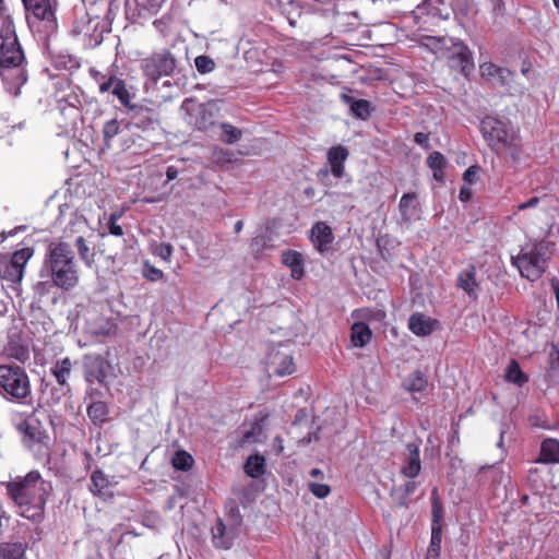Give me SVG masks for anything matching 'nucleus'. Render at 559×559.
I'll return each instance as SVG.
<instances>
[{
  "instance_id": "55",
  "label": "nucleus",
  "mask_w": 559,
  "mask_h": 559,
  "mask_svg": "<svg viewBox=\"0 0 559 559\" xmlns=\"http://www.w3.org/2000/svg\"><path fill=\"white\" fill-rule=\"evenodd\" d=\"M539 203V198L533 197L528 201L518 205V211H524L526 209L535 207Z\"/></svg>"
},
{
  "instance_id": "57",
  "label": "nucleus",
  "mask_w": 559,
  "mask_h": 559,
  "mask_svg": "<svg viewBox=\"0 0 559 559\" xmlns=\"http://www.w3.org/2000/svg\"><path fill=\"white\" fill-rule=\"evenodd\" d=\"M472 197V190L467 186H463L460 190V200L461 201H468Z\"/></svg>"
},
{
  "instance_id": "32",
  "label": "nucleus",
  "mask_w": 559,
  "mask_h": 559,
  "mask_svg": "<svg viewBox=\"0 0 559 559\" xmlns=\"http://www.w3.org/2000/svg\"><path fill=\"white\" fill-rule=\"evenodd\" d=\"M25 554V546L22 543H8L0 546L2 559H22Z\"/></svg>"
},
{
  "instance_id": "23",
  "label": "nucleus",
  "mask_w": 559,
  "mask_h": 559,
  "mask_svg": "<svg viewBox=\"0 0 559 559\" xmlns=\"http://www.w3.org/2000/svg\"><path fill=\"white\" fill-rule=\"evenodd\" d=\"M215 105L201 104L197 110L195 126L199 130H207L215 122Z\"/></svg>"
},
{
  "instance_id": "58",
  "label": "nucleus",
  "mask_w": 559,
  "mask_h": 559,
  "mask_svg": "<svg viewBox=\"0 0 559 559\" xmlns=\"http://www.w3.org/2000/svg\"><path fill=\"white\" fill-rule=\"evenodd\" d=\"M273 447L274 449L276 450L277 453H282L283 452V439L281 437H275L274 440H273Z\"/></svg>"
},
{
  "instance_id": "6",
  "label": "nucleus",
  "mask_w": 559,
  "mask_h": 559,
  "mask_svg": "<svg viewBox=\"0 0 559 559\" xmlns=\"http://www.w3.org/2000/svg\"><path fill=\"white\" fill-rule=\"evenodd\" d=\"M140 67L144 78L153 84H156L163 78H171L179 72L178 58L167 48L153 51L143 58Z\"/></svg>"
},
{
  "instance_id": "44",
  "label": "nucleus",
  "mask_w": 559,
  "mask_h": 559,
  "mask_svg": "<svg viewBox=\"0 0 559 559\" xmlns=\"http://www.w3.org/2000/svg\"><path fill=\"white\" fill-rule=\"evenodd\" d=\"M417 489V481L408 480L403 486V493L396 499L399 507H407V498L412 496Z\"/></svg>"
},
{
  "instance_id": "27",
  "label": "nucleus",
  "mask_w": 559,
  "mask_h": 559,
  "mask_svg": "<svg viewBox=\"0 0 559 559\" xmlns=\"http://www.w3.org/2000/svg\"><path fill=\"white\" fill-rule=\"evenodd\" d=\"M431 530H442L443 526V504L439 497L438 489L431 491Z\"/></svg>"
},
{
  "instance_id": "14",
  "label": "nucleus",
  "mask_w": 559,
  "mask_h": 559,
  "mask_svg": "<svg viewBox=\"0 0 559 559\" xmlns=\"http://www.w3.org/2000/svg\"><path fill=\"white\" fill-rule=\"evenodd\" d=\"M99 91L100 93L111 92L122 106L130 109L133 108L131 105V95L127 90L124 81L116 76H110L107 81L99 84Z\"/></svg>"
},
{
  "instance_id": "10",
  "label": "nucleus",
  "mask_w": 559,
  "mask_h": 559,
  "mask_svg": "<svg viewBox=\"0 0 559 559\" xmlns=\"http://www.w3.org/2000/svg\"><path fill=\"white\" fill-rule=\"evenodd\" d=\"M83 372L87 384L97 382L106 384V378L111 368L110 364L99 354H86L83 356Z\"/></svg>"
},
{
  "instance_id": "33",
  "label": "nucleus",
  "mask_w": 559,
  "mask_h": 559,
  "mask_svg": "<svg viewBox=\"0 0 559 559\" xmlns=\"http://www.w3.org/2000/svg\"><path fill=\"white\" fill-rule=\"evenodd\" d=\"M405 388L409 392H423L427 388V379L421 371L415 370L407 377Z\"/></svg>"
},
{
  "instance_id": "19",
  "label": "nucleus",
  "mask_w": 559,
  "mask_h": 559,
  "mask_svg": "<svg viewBox=\"0 0 559 559\" xmlns=\"http://www.w3.org/2000/svg\"><path fill=\"white\" fill-rule=\"evenodd\" d=\"M457 287L463 289L469 297H477L478 283L476 281V267L474 265H471L459 274Z\"/></svg>"
},
{
  "instance_id": "25",
  "label": "nucleus",
  "mask_w": 559,
  "mask_h": 559,
  "mask_svg": "<svg viewBox=\"0 0 559 559\" xmlns=\"http://www.w3.org/2000/svg\"><path fill=\"white\" fill-rule=\"evenodd\" d=\"M283 263L292 271V276L295 280H300L304 276L302 257L297 251H285L282 254Z\"/></svg>"
},
{
  "instance_id": "50",
  "label": "nucleus",
  "mask_w": 559,
  "mask_h": 559,
  "mask_svg": "<svg viewBox=\"0 0 559 559\" xmlns=\"http://www.w3.org/2000/svg\"><path fill=\"white\" fill-rule=\"evenodd\" d=\"M93 26V17L87 16L86 21L82 20L76 23L75 29L79 34H84L85 36L91 37Z\"/></svg>"
},
{
  "instance_id": "9",
  "label": "nucleus",
  "mask_w": 559,
  "mask_h": 559,
  "mask_svg": "<svg viewBox=\"0 0 559 559\" xmlns=\"http://www.w3.org/2000/svg\"><path fill=\"white\" fill-rule=\"evenodd\" d=\"M33 255L34 249L29 247L14 251L11 258L1 264V278L11 283H20L24 275L25 265Z\"/></svg>"
},
{
  "instance_id": "61",
  "label": "nucleus",
  "mask_w": 559,
  "mask_h": 559,
  "mask_svg": "<svg viewBox=\"0 0 559 559\" xmlns=\"http://www.w3.org/2000/svg\"><path fill=\"white\" fill-rule=\"evenodd\" d=\"M4 17H11V15L7 14V8L3 0H0V21L3 22Z\"/></svg>"
},
{
  "instance_id": "16",
  "label": "nucleus",
  "mask_w": 559,
  "mask_h": 559,
  "mask_svg": "<svg viewBox=\"0 0 559 559\" xmlns=\"http://www.w3.org/2000/svg\"><path fill=\"white\" fill-rule=\"evenodd\" d=\"M480 74L484 79L501 86L508 85L512 78V72L509 69L498 67L492 62L480 64Z\"/></svg>"
},
{
  "instance_id": "59",
  "label": "nucleus",
  "mask_w": 559,
  "mask_h": 559,
  "mask_svg": "<svg viewBox=\"0 0 559 559\" xmlns=\"http://www.w3.org/2000/svg\"><path fill=\"white\" fill-rule=\"evenodd\" d=\"M428 43L426 44L427 46H431V47H435L437 48L439 46V44H441L443 41V39L441 38H437V37H426L425 38Z\"/></svg>"
},
{
  "instance_id": "51",
  "label": "nucleus",
  "mask_w": 559,
  "mask_h": 559,
  "mask_svg": "<svg viewBox=\"0 0 559 559\" xmlns=\"http://www.w3.org/2000/svg\"><path fill=\"white\" fill-rule=\"evenodd\" d=\"M414 141L420 145L421 147L426 148V150H429L430 148V144H429V135L427 133H424V132H417L415 133L414 135Z\"/></svg>"
},
{
  "instance_id": "5",
  "label": "nucleus",
  "mask_w": 559,
  "mask_h": 559,
  "mask_svg": "<svg viewBox=\"0 0 559 559\" xmlns=\"http://www.w3.org/2000/svg\"><path fill=\"white\" fill-rule=\"evenodd\" d=\"M0 393L9 401L31 403L32 385L25 369L17 365H0Z\"/></svg>"
},
{
  "instance_id": "31",
  "label": "nucleus",
  "mask_w": 559,
  "mask_h": 559,
  "mask_svg": "<svg viewBox=\"0 0 559 559\" xmlns=\"http://www.w3.org/2000/svg\"><path fill=\"white\" fill-rule=\"evenodd\" d=\"M506 379L508 382L522 386L528 381L527 376L521 370L516 360L512 359L506 370Z\"/></svg>"
},
{
  "instance_id": "1",
  "label": "nucleus",
  "mask_w": 559,
  "mask_h": 559,
  "mask_svg": "<svg viewBox=\"0 0 559 559\" xmlns=\"http://www.w3.org/2000/svg\"><path fill=\"white\" fill-rule=\"evenodd\" d=\"M9 497L19 508L21 516L40 522L45 514V504L52 489L49 481L41 478L39 472L31 471L5 484Z\"/></svg>"
},
{
  "instance_id": "49",
  "label": "nucleus",
  "mask_w": 559,
  "mask_h": 559,
  "mask_svg": "<svg viewBox=\"0 0 559 559\" xmlns=\"http://www.w3.org/2000/svg\"><path fill=\"white\" fill-rule=\"evenodd\" d=\"M261 432H262V424L259 421H255V423H253L251 429L243 433V440L248 441V442L258 441L257 436L261 435Z\"/></svg>"
},
{
  "instance_id": "40",
  "label": "nucleus",
  "mask_w": 559,
  "mask_h": 559,
  "mask_svg": "<svg viewBox=\"0 0 559 559\" xmlns=\"http://www.w3.org/2000/svg\"><path fill=\"white\" fill-rule=\"evenodd\" d=\"M94 26L92 28L91 38L95 43H100L103 39L104 33L109 32V24L105 19H102L99 16L93 17Z\"/></svg>"
},
{
  "instance_id": "28",
  "label": "nucleus",
  "mask_w": 559,
  "mask_h": 559,
  "mask_svg": "<svg viewBox=\"0 0 559 559\" xmlns=\"http://www.w3.org/2000/svg\"><path fill=\"white\" fill-rule=\"evenodd\" d=\"M87 416L95 426H102L108 416V407L105 402L96 401L87 407Z\"/></svg>"
},
{
  "instance_id": "22",
  "label": "nucleus",
  "mask_w": 559,
  "mask_h": 559,
  "mask_svg": "<svg viewBox=\"0 0 559 559\" xmlns=\"http://www.w3.org/2000/svg\"><path fill=\"white\" fill-rule=\"evenodd\" d=\"M110 481L108 477L99 469L94 471L91 476V491L95 496L103 498L111 497Z\"/></svg>"
},
{
  "instance_id": "17",
  "label": "nucleus",
  "mask_w": 559,
  "mask_h": 559,
  "mask_svg": "<svg viewBox=\"0 0 559 559\" xmlns=\"http://www.w3.org/2000/svg\"><path fill=\"white\" fill-rule=\"evenodd\" d=\"M348 155V150L343 145H334L329 148L326 157L335 178L340 179L344 176V164Z\"/></svg>"
},
{
  "instance_id": "26",
  "label": "nucleus",
  "mask_w": 559,
  "mask_h": 559,
  "mask_svg": "<svg viewBox=\"0 0 559 559\" xmlns=\"http://www.w3.org/2000/svg\"><path fill=\"white\" fill-rule=\"evenodd\" d=\"M350 330V340L355 347H364L370 342L372 332L365 322H355Z\"/></svg>"
},
{
  "instance_id": "39",
  "label": "nucleus",
  "mask_w": 559,
  "mask_h": 559,
  "mask_svg": "<svg viewBox=\"0 0 559 559\" xmlns=\"http://www.w3.org/2000/svg\"><path fill=\"white\" fill-rule=\"evenodd\" d=\"M173 466L178 471H189L193 464V457L186 451H177L171 460Z\"/></svg>"
},
{
  "instance_id": "56",
  "label": "nucleus",
  "mask_w": 559,
  "mask_h": 559,
  "mask_svg": "<svg viewBox=\"0 0 559 559\" xmlns=\"http://www.w3.org/2000/svg\"><path fill=\"white\" fill-rule=\"evenodd\" d=\"M173 253V247L169 243H162L159 246V255L163 259H169Z\"/></svg>"
},
{
  "instance_id": "41",
  "label": "nucleus",
  "mask_w": 559,
  "mask_h": 559,
  "mask_svg": "<svg viewBox=\"0 0 559 559\" xmlns=\"http://www.w3.org/2000/svg\"><path fill=\"white\" fill-rule=\"evenodd\" d=\"M443 4V0H423V3L417 7L418 11L426 10L429 15L432 16H441L442 10L441 5Z\"/></svg>"
},
{
  "instance_id": "34",
  "label": "nucleus",
  "mask_w": 559,
  "mask_h": 559,
  "mask_svg": "<svg viewBox=\"0 0 559 559\" xmlns=\"http://www.w3.org/2000/svg\"><path fill=\"white\" fill-rule=\"evenodd\" d=\"M213 543L218 548L228 549L231 543L226 538V526L221 519L217 520L215 526L212 528Z\"/></svg>"
},
{
  "instance_id": "4",
  "label": "nucleus",
  "mask_w": 559,
  "mask_h": 559,
  "mask_svg": "<svg viewBox=\"0 0 559 559\" xmlns=\"http://www.w3.org/2000/svg\"><path fill=\"white\" fill-rule=\"evenodd\" d=\"M550 242H537L521 249L511 261L520 274L531 282L537 281L546 271L547 261L551 257Z\"/></svg>"
},
{
  "instance_id": "43",
  "label": "nucleus",
  "mask_w": 559,
  "mask_h": 559,
  "mask_svg": "<svg viewBox=\"0 0 559 559\" xmlns=\"http://www.w3.org/2000/svg\"><path fill=\"white\" fill-rule=\"evenodd\" d=\"M120 131V124L118 120L111 119L104 124L103 135L107 146L110 145V140L115 138Z\"/></svg>"
},
{
  "instance_id": "48",
  "label": "nucleus",
  "mask_w": 559,
  "mask_h": 559,
  "mask_svg": "<svg viewBox=\"0 0 559 559\" xmlns=\"http://www.w3.org/2000/svg\"><path fill=\"white\" fill-rule=\"evenodd\" d=\"M310 492L317 498H325L331 492L330 486L319 483H309L308 485Z\"/></svg>"
},
{
  "instance_id": "20",
  "label": "nucleus",
  "mask_w": 559,
  "mask_h": 559,
  "mask_svg": "<svg viewBox=\"0 0 559 559\" xmlns=\"http://www.w3.org/2000/svg\"><path fill=\"white\" fill-rule=\"evenodd\" d=\"M537 463L556 464L559 463V441L557 439H546L542 442L539 457Z\"/></svg>"
},
{
  "instance_id": "38",
  "label": "nucleus",
  "mask_w": 559,
  "mask_h": 559,
  "mask_svg": "<svg viewBox=\"0 0 559 559\" xmlns=\"http://www.w3.org/2000/svg\"><path fill=\"white\" fill-rule=\"evenodd\" d=\"M7 353L10 357L25 362L29 358V349L26 345L16 342H10L7 347Z\"/></svg>"
},
{
  "instance_id": "35",
  "label": "nucleus",
  "mask_w": 559,
  "mask_h": 559,
  "mask_svg": "<svg viewBox=\"0 0 559 559\" xmlns=\"http://www.w3.org/2000/svg\"><path fill=\"white\" fill-rule=\"evenodd\" d=\"M346 103L350 104V110L353 114L360 118L366 119L370 115V104L366 99H356L353 100L352 97L344 95L343 96Z\"/></svg>"
},
{
  "instance_id": "46",
  "label": "nucleus",
  "mask_w": 559,
  "mask_h": 559,
  "mask_svg": "<svg viewBox=\"0 0 559 559\" xmlns=\"http://www.w3.org/2000/svg\"><path fill=\"white\" fill-rule=\"evenodd\" d=\"M427 165L432 170L441 171L445 166V158L440 152L435 151L427 157Z\"/></svg>"
},
{
  "instance_id": "52",
  "label": "nucleus",
  "mask_w": 559,
  "mask_h": 559,
  "mask_svg": "<svg viewBox=\"0 0 559 559\" xmlns=\"http://www.w3.org/2000/svg\"><path fill=\"white\" fill-rule=\"evenodd\" d=\"M116 221H117V216L111 215L109 218V223H108L109 231H110V234H112L115 236H122L123 235L122 227L120 225H117Z\"/></svg>"
},
{
  "instance_id": "54",
  "label": "nucleus",
  "mask_w": 559,
  "mask_h": 559,
  "mask_svg": "<svg viewBox=\"0 0 559 559\" xmlns=\"http://www.w3.org/2000/svg\"><path fill=\"white\" fill-rule=\"evenodd\" d=\"M550 361H551V369L552 370H559V349L557 346H552L551 350L549 353Z\"/></svg>"
},
{
  "instance_id": "53",
  "label": "nucleus",
  "mask_w": 559,
  "mask_h": 559,
  "mask_svg": "<svg viewBox=\"0 0 559 559\" xmlns=\"http://www.w3.org/2000/svg\"><path fill=\"white\" fill-rule=\"evenodd\" d=\"M477 174H478V167H476V166H471V167H468V168L465 170V173H464V175H463V178H464V180H465L468 185H472V183L475 181V179H476V177H477Z\"/></svg>"
},
{
  "instance_id": "8",
  "label": "nucleus",
  "mask_w": 559,
  "mask_h": 559,
  "mask_svg": "<svg viewBox=\"0 0 559 559\" xmlns=\"http://www.w3.org/2000/svg\"><path fill=\"white\" fill-rule=\"evenodd\" d=\"M481 131L489 145L498 152L515 144L513 128L495 117L487 116L481 120Z\"/></svg>"
},
{
  "instance_id": "63",
  "label": "nucleus",
  "mask_w": 559,
  "mask_h": 559,
  "mask_svg": "<svg viewBox=\"0 0 559 559\" xmlns=\"http://www.w3.org/2000/svg\"><path fill=\"white\" fill-rule=\"evenodd\" d=\"M310 476H311V477H316V478H317V477H322V476H323V473H322V471H321L320 468H312V469L310 471Z\"/></svg>"
},
{
  "instance_id": "11",
  "label": "nucleus",
  "mask_w": 559,
  "mask_h": 559,
  "mask_svg": "<svg viewBox=\"0 0 559 559\" xmlns=\"http://www.w3.org/2000/svg\"><path fill=\"white\" fill-rule=\"evenodd\" d=\"M448 60L450 68L463 75H468L474 69L472 52L463 43L453 44Z\"/></svg>"
},
{
  "instance_id": "36",
  "label": "nucleus",
  "mask_w": 559,
  "mask_h": 559,
  "mask_svg": "<svg viewBox=\"0 0 559 559\" xmlns=\"http://www.w3.org/2000/svg\"><path fill=\"white\" fill-rule=\"evenodd\" d=\"M219 127L222 129L221 140L226 144H235L242 138V131L230 123L223 122Z\"/></svg>"
},
{
  "instance_id": "29",
  "label": "nucleus",
  "mask_w": 559,
  "mask_h": 559,
  "mask_svg": "<svg viewBox=\"0 0 559 559\" xmlns=\"http://www.w3.org/2000/svg\"><path fill=\"white\" fill-rule=\"evenodd\" d=\"M245 472L252 478L262 476L265 472V460L262 455H250L245 464Z\"/></svg>"
},
{
  "instance_id": "62",
  "label": "nucleus",
  "mask_w": 559,
  "mask_h": 559,
  "mask_svg": "<svg viewBox=\"0 0 559 559\" xmlns=\"http://www.w3.org/2000/svg\"><path fill=\"white\" fill-rule=\"evenodd\" d=\"M163 277V272L157 269H152L150 280L151 281H157Z\"/></svg>"
},
{
  "instance_id": "21",
  "label": "nucleus",
  "mask_w": 559,
  "mask_h": 559,
  "mask_svg": "<svg viewBox=\"0 0 559 559\" xmlns=\"http://www.w3.org/2000/svg\"><path fill=\"white\" fill-rule=\"evenodd\" d=\"M73 364L69 357L57 360L51 368V373L59 385L70 390L69 378L72 372Z\"/></svg>"
},
{
  "instance_id": "47",
  "label": "nucleus",
  "mask_w": 559,
  "mask_h": 559,
  "mask_svg": "<svg viewBox=\"0 0 559 559\" xmlns=\"http://www.w3.org/2000/svg\"><path fill=\"white\" fill-rule=\"evenodd\" d=\"M194 62L197 70L202 74L213 71L215 68L214 61L207 56H199Z\"/></svg>"
},
{
  "instance_id": "12",
  "label": "nucleus",
  "mask_w": 559,
  "mask_h": 559,
  "mask_svg": "<svg viewBox=\"0 0 559 559\" xmlns=\"http://www.w3.org/2000/svg\"><path fill=\"white\" fill-rule=\"evenodd\" d=\"M421 471V462L419 455V445L415 442H409L405 447L403 454V464L401 474L407 478L414 479Z\"/></svg>"
},
{
  "instance_id": "60",
  "label": "nucleus",
  "mask_w": 559,
  "mask_h": 559,
  "mask_svg": "<svg viewBox=\"0 0 559 559\" xmlns=\"http://www.w3.org/2000/svg\"><path fill=\"white\" fill-rule=\"evenodd\" d=\"M177 175H178V171L175 167L170 166L167 168L166 177H167L168 181L176 179Z\"/></svg>"
},
{
  "instance_id": "3",
  "label": "nucleus",
  "mask_w": 559,
  "mask_h": 559,
  "mask_svg": "<svg viewBox=\"0 0 559 559\" xmlns=\"http://www.w3.org/2000/svg\"><path fill=\"white\" fill-rule=\"evenodd\" d=\"M23 61L24 53L17 40L13 20L4 17L0 27V71L2 79L15 87V95L27 80L22 68Z\"/></svg>"
},
{
  "instance_id": "45",
  "label": "nucleus",
  "mask_w": 559,
  "mask_h": 559,
  "mask_svg": "<svg viewBox=\"0 0 559 559\" xmlns=\"http://www.w3.org/2000/svg\"><path fill=\"white\" fill-rule=\"evenodd\" d=\"M53 287L57 288L56 284L52 283V278H40L39 282L34 284L33 289L36 295L44 297L48 295Z\"/></svg>"
},
{
  "instance_id": "7",
  "label": "nucleus",
  "mask_w": 559,
  "mask_h": 559,
  "mask_svg": "<svg viewBox=\"0 0 559 559\" xmlns=\"http://www.w3.org/2000/svg\"><path fill=\"white\" fill-rule=\"evenodd\" d=\"M27 12L26 19L31 27H36L46 36L58 28L55 11L49 0H22Z\"/></svg>"
},
{
  "instance_id": "42",
  "label": "nucleus",
  "mask_w": 559,
  "mask_h": 559,
  "mask_svg": "<svg viewBox=\"0 0 559 559\" xmlns=\"http://www.w3.org/2000/svg\"><path fill=\"white\" fill-rule=\"evenodd\" d=\"M295 370L293 357L289 355H284L281 357L278 366L275 368V373L277 376H287L292 374Z\"/></svg>"
},
{
  "instance_id": "13",
  "label": "nucleus",
  "mask_w": 559,
  "mask_h": 559,
  "mask_svg": "<svg viewBox=\"0 0 559 559\" xmlns=\"http://www.w3.org/2000/svg\"><path fill=\"white\" fill-rule=\"evenodd\" d=\"M311 240L318 251L328 252L334 240L331 227L324 222L316 223L311 228Z\"/></svg>"
},
{
  "instance_id": "30",
  "label": "nucleus",
  "mask_w": 559,
  "mask_h": 559,
  "mask_svg": "<svg viewBox=\"0 0 559 559\" xmlns=\"http://www.w3.org/2000/svg\"><path fill=\"white\" fill-rule=\"evenodd\" d=\"M74 246L78 250L80 259L87 265L91 266L95 261V250L91 247L86 239L79 236L75 239Z\"/></svg>"
},
{
  "instance_id": "15",
  "label": "nucleus",
  "mask_w": 559,
  "mask_h": 559,
  "mask_svg": "<svg viewBox=\"0 0 559 559\" xmlns=\"http://www.w3.org/2000/svg\"><path fill=\"white\" fill-rule=\"evenodd\" d=\"M131 123L142 130L155 129L159 124V114L153 108L139 107L134 109Z\"/></svg>"
},
{
  "instance_id": "24",
  "label": "nucleus",
  "mask_w": 559,
  "mask_h": 559,
  "mask_svg": "<svg viewBox=\"0 0 559 559\" xmlns=\"http://www.w3.org/2000/svg\"><path fill=\"white\" fill-rule=\"evenodd\" d=\"M418 209L417 195L414 192L405 193L400 200L399 210L404 222L409 223Z\"/></svg>"
},
{
  "instance_id": "64",
  "label": "nucleus",
  "mask_w": 559,
  "mask_h": 559,
  "mask_svg": "<svg viewBox=\"0 0 559 559\" xmlns=\"http://www.w3.org/2000/svg\"><path fill=\"white\" fill-rule=\"evenodd\" d=\"M99 394V392L93 388L88 389L86 391V395L91 399H93L95 395Z\"/></svg>"
},
{
  "instance_id": "37",
  "label": "nucleus",
  "mask_w": 559,
  "mask_h": 559,
  "mask_svg": "<svg viewBox=\"0 0 559 559\" xmlns=\"http://www.w3.org/2000/svg\"><path fill=\"white\" fill-rule=\"evenodd\" d=\"M442 530H431L430 545L426 559H438L441 551Z\"/></svg>"
},
{
  "instance_id": "18",
  "label": "nucleus",
  "mask_w": 559,
  "mask_h": 559,
  "mask_svg": "<svg viewBox=\"0 0 559 559\" xmlns=\"http://www.w3.org/2000/svg\"><path fill=\"white\" fill-rule=\"evenodd\" d=\"M437 320L416 312L409 317L408 329L417 336L430 335L436 329Z\"/></svg>"
},
{
  "instance_id": "2",
  "label": "nucleus",
  "mask_w": 559,
  "mask_h": 559,
  "mask_svg": "<svg viewBox=\"0 0 559 559\" xmlns=\"http://www.w3.org/2000/svg\"><path fill=\"white\" fill-rule=\"evenodd\" d=\"M40 278H52L57 288L72 290L80 282V270L71 246L64 241H51L46 250Z\"/></svg>"
}]
</instances>
